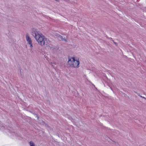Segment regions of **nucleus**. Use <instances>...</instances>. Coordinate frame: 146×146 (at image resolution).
<instances>
[{"label": "nucleus", "mask_w": 146, "mask_h": 146, "mask_svg": "<svg viewBox=\"0 0 146 146\" xmlns=\"http://www.w3.org/2000/svg\"><path fill=\"white\" fill-rule=\"evenodd\" d=\"M31 35L35 37L39 44L40 41L42 40L45 36L42 35H40L38 33L37 30L36 29H32L31 30Z\"/></svg>", "instance_id": "nucleus-1"}, {"label": "nucleus", "mask_w": 146, "mask_h": 146, "mask_svg": "<svg viewBox=\"0 0 146 146\" xmlns=\"http://www.w3.org/2000/svg\"><path fill=\"white\" fill-rule=\"evenodd\" d=\"M39 44L41 46L45 45L50 50L53 49L54 48L53 46L51 44L50 40L46 38L45 36L41 41H40Z\"/></svg>", "instance_id": "nucleus-2"}, {"label": "nucleus", "mask_w": 146, "mask_h": 146, "mask_svg": "<svg viewBox=\"0 0 146 146\" xmlns=\"http://www.w3.org/2000/svg\"><path fill=\"white\" fill-rule=\"evenodd\" d=\"M69 66L71 67L74 68H78L79 64V61L76 60L75 57H71L69 58L68 61V62Z\"/></svg>", "instance_id": "nucleus-3"}, {"label": "nucleus", "mask_w": 146, "mask_h": 146, "mask_svg": "<svg viewBox=\"0 0 146 146\" xmlns=\"http://www.w3.org/2000/svg\"><path fill=\"white\" fill-rule=\"evenodd\" d=\"M0 127L1 128V129L3 130L5 129L7 130L8 131V132L10 133L14 132V131H13V130L12 127H7L5 126V125L2 123L0 121Z\"/></svg>", "instance_id": "nucleus-4"}, {"label": "nucleus", "mask_w": 146, "mask_h": 146, "mask_svg": "<svg viewBox=\"0 0 146 146\" xmlns=\"http://www.w3.org/2000/svg\"><path fill=\"white\" fill-rule=\"evenodd\" d=\"M26 38V40L27 42L30 45V46L31 48H32L33 47V46L31 38L27 35Z\"/></svg>", "instance_id": "nucleus-5"}, {"label": "nucleus", "mask_w": 146, "mask_h": 146, "mask_svg": "<svg viewBox=\"0 0 146 146\" xmlns=\"http://www.w3.org/2000/svg\"><path fill=\"white\" fill-rule=\"evenodd\" d=\"M60 39H61L62 40H64V41H66V42L67 41L66 40V39H65L62 36H60Z\"/></svg>", "instance_id": "nucleus-6"}, {"label": "nucleus", "mask_w": 146, "mask_h": 146, "mask_svg": "<svg viewBox=\"0 0 146 146\" xmlns=\"http://www.w3.org/2000/svg\"><path fill=\"white\" fill-rule=\"evenodd\" d=\"M30 143L31 146H35V144L33 142L31 141Z\"/></svg>", "instance_id": "nucleus-7"}, {"label": "nucleus", "mask_w": 146, "mask_h": 146, "mask_svg": "<svg viewBox=\"0 0 146 146\" xmlns=\"http://www.w3.org/2000/svg\"><path fill=\"white\" fill-rule=\"evenodd\" d=\"M140 97H141V98H144L145 99V100H146V98H145L143 97L142 96H140Z\"/></svg>", "instance_id": "nucleus-8"}, {"label": "nucleus", "mask_w": 146, "mask_h": 146, "mask_svg": "<svg viewBox=\"0 0 146 146\" xmlns=\"http://www.w3.org/2000/svg\"><path fill=\"white\" fill-rule=\"evenodd\" d=\"M134 92L136 94H138V93H137V92H135V91Z\"/></svg>", "instance_id": "nucleus-9"}, {"label": "nucleus", "mask_w": 146, "mask_h": 146, "mask_svg": "<svg viewBox=\"0 0 146 146\" xmlns=\"http://www.w3.org/2000/svg\"><path fill=\"white\" fill-rule=\"evenodd\" d=\"M137 95L139 96H141V95H140V94H139V93H138V94H137Z\"/></svg>", "instance_id": "nucleus-10"}, {"label": "nucleus", "mask_w": 146, "mask_h": 146, "mask_svg": "<svg viewBox=\"0 0 146 146\" xmlns=\"http://www.w3.org/2000/svg\"><path fill=\"white\" fill-rule=\"evenodd\" d=\"M41 121L42 123H44V121H43L42 120Z\"/></svg>", "instance_id": "nucleus-11"}]
</instances>
